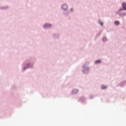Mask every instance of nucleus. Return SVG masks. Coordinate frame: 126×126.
<instances>
[{"instance_id": "nucleus-1", "label": "nucleus", "mask_w": 126, "mask_h": 126, "mask_svg": "<svg viewBox=\"0 0 126 126\" xmlns=\"http://www.w3.org/2000/svg\"><path fill=\"white\" fill-rule=\"evenodd\" d=\"M62 9L63 10H66L67 9V5L66 4H63L62 5Z\"/></svg>"}, {"instance_id": "nucleus-2", "label": "nucleus", "mask_w": 126, "mask_h": 126, "mask_svg": "<svg viewBox=\"0 0 126 126\" xmlns=\"http://www.w3.org/2000/svg\"><path fill=\"white\" fill-rule=\"evenodd\" d=\"M122 7H123V9H124V10H126V3H122Z\"/></svg>"}, {"instance_id": "nucleus-3", "label": "nucleus", "mask_w": 126, "mask_h": 126, "mask_svg": "<svg viewBox=\"0 0 126 126\" xmlns=\"http://www.w3.org/2000/svg\"><path fill=\"white\" fill-rule=\"evenodd\" d=\"M83 73L86 74L88 72V69H85L83 71Z\"/></svg>"}, {"instance_id": "nucleus-4", "label": "nucleus", "mask_w": 126, "mask_h": 126, "mask_svg": "<svg viewBox=\"0 0 126 126\" xmlns=\"http://www.w3.org/2000/svg\"><path fill=\"white\" fill-rule=\"evenodd\" d=\"M107 89V87L106 86H101V89L102 90H105V89Z\"/></svg>"}, {"instance_id": "nucleus-5", "label": "nucleus", "mask_w": 126, "mask_h": 126, "mask_svg": "<svg viewBox=\"0 0 126 126\" xmlns=\"http://www.w3.org/2000/svg\"><path fill=\"white\" fill-rule=\"evenodd\" d=\"M114 24L116 25H119L120 24V22L119 21H115L114 22Z\"/></svg>"}, {"instance_id": "nucleus-6", "label": "nucleus", "mask_w": 126, "mask_h": 126, "mask_svg": "<svg viewBox=\"0 0 126 126\" xmlns=\"http://www.w3.org/2000/svg\"><path fill=\"white\" fill-rule=\"evenodd\" d=\"M101 63V60H97V61H96L95 62V63Z\"/></svg>"}, {"instance_id": "nucleus-7", "label": "nucleus", "mask_w": 126, "mask_h": 126, "mask_svg": "<svg viewBox=\"0 0 126 126\" xmlns=\"http://www.w3.org/2000/svg\"><path fill=\"white\" fill-rule=\"evenodd\" d=\"M102 40L103 41H105L107 40V38L106 37H104V38H102Z\"/></svg>"}, {"instance_id": "nucleus-8", "label": "nucleus", "mask_w": 126, "mask_h": 126, "mask_svg": "<svg viewBox=\"0 0 126 126\" xmlns=\"http://www.w3.org/2000/svg\"><path fill=\"white\" fill-rule=\"evenodd\" d=\"M45 26V27H48V26H50V25H49V24H46Z\"/></svg>"}, {"instance_id": "nucleus-9", "label": "nucleus", "mask_w": 126, "mask_h": 126, "mask_svg": "<svg viewBox=\"0 0 126 126\" xmlns=\"http://www.w3.org/2000/svg\"><path fill=\"white\" fill-rule=\"evenodd\" d=\"M103 25V24L102 23H100V25H101V26H102Z\"/></svg>"}, {"instance_id": "nucleus-10", "label": "nucleus", "mask_w": 126, "mask_h": 126, "mask_svg": "<svg viewBox=\"0 0 126 126\" xmlns=\"http://www.w3.org/2000/svg\"><path fill=\"white\" fill-rule=\"evenodd\" d=\"M72 10H73V9H72V8H71V11H72Z\"/></svg>"}]
</instances>
